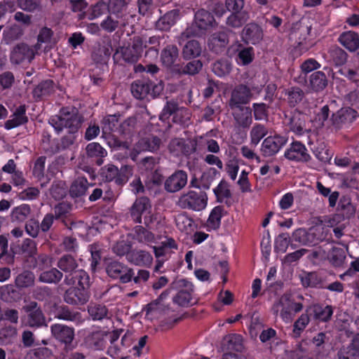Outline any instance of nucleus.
Masks as SVG:
<instances>
[{"label": "nucleus", "mask_w": 359, "mask_h": 359, "mask_svg": "<svg viewBox=\"0 0 359 359\" xmlns=\"http://www.w3.org/2000/svg\"><path fill=\"white\" fill-rule=\"evenodd\" d=\"M114 319H111L113 323L114 330L109 334L110 345L107 350V353L111 357L115 358L122 351L123 348H128L133 341V333L127 330L119 341L120 335L125 331L121 325V319L118 316H111Z\"/></svg>", "instance_id": "1"}, {"label": "nucleus", "mask_w": 359, "mask_h": 359, "mask_svg": "<svg viewBox=\"0 0 359 359\" xmlns=\"http://www.w3.org/2000/svg\"><path fill=\"white\" fill-rule=\"evenodd\" d=\"M215 25L216 22L213 15L210 12L201 9L196 13L194 23L180 36L179 43L191 36H202Z\"/></svg>", "instance_id": "2"}, {"label": "nucleus", "mask_w": 359, "mask_h": 359, "mask_svg": "<svg viewBox=\"0 0 359 359\" xmlns=\"http://www.w3.org/2000/svg\"><path fill=\"white\" fill-rule=\"evenodd\" d=\"M82 122L81 116L76 109L65 108L60 111V115L52 117L49 123L60 132L64 128L69 129L70 133H74L80 127Z\"/></svg>", "instance_id": "3"}, {"label": "nucleus", "mask_w": 359, "mask_h": 359, "mask_svg": "<svg viewBox=\"0 0 359 359\" xmlns=\"http://www.w3.org/2000/svg\"><path fill=\"white\" fill-rule=\"evenodd\" d=\"M83 273H75L74 276H66L65 282L67 285H74L78 281L79 287H72L68 289L65 295V300L70 304H82L88 299V292L86 290L85 283L82 282Z\"/></svg>", "instance_id": "4"}, {"label": "nucleus", "mask_w": 359, "mask_h": 359, "mask_svg": "<svg viewBox=\"0 0 359 359\" xmlns=\"http://www.w3.org/2000/svg\"><path fill=\"white\" fill-rule=\"evenodd\" d=\"M208 197L205 192L189 191L180 196L177 205L184 209L201 211L205 208Z\"/></svg>", "instance_id": "5"}, {"label": "nucleus", "mask_w": 359, "mask_h": 359, "mask_svg": "<svg viewBox=\"0 0 359 359\" xmlns=\"http://www.w3.org/2000/svg\"><path fill=\"white\" fill-rule=\"evenodd\" d=\"M151 205L149 198L141 197L137 198L130 209L131 217L136 223H142V216L144 217V224H149L151 222Z\"/></svg>", "instance_id": "6"}, {"label": "nucleus", "mask_w": 359, "mask_h": 359, "mask_svg": "<svg viewBox=\"0 0 359 359\" xmlns=\"http://www.w3.org/2000/svg\"><path fill=\"white\" fill-rule=\"evenodd\" d=\"M173 284L179 290L177 294L173 297V302L180 306L191 305L194 292L192 283L186 279H180Z\"/></svg>", "instance_id": "7"}, {"label": "nucleus", "mask_w": 359, "mask_h": 359, "mask_svg": "<svg viewBox=\"0 0 359 359\" xmlns=\"http://www.w3.org/2000/svg\"><path fill=\"white\" fill-rule=\"evenodd\" d=\"M145 46L140 37L134 38L132 45L121 47L116 54L120 55L123 60L128 63L136 62L142 55Z\"/></svg>", "instance_id": "8"}, {"label": "nucleus", "mask_w": 359, "mask_h": 359, "mask_svg": "<svg viewBox=\"0 0 359 359\" xmlns=\"http://www.w3.org/2000/svg\"><path fill=\"white\" fill-rule=\"evenodd\" d=\"M151 88L153 90L152 93H151V95L153 97L156 96V93L159 94L163 90L161 84L154 86L151 83L137 81L131 85V93L135 98L142 100L150 94Z\"/></svg>", "instance_id": "9"}, {"label": "nucleus", "mask_w": 359, "mask_h": 359, "mask_svg": "<svg viewBox=\"0 0 359 359\" xmlns=\"http://www.w3.org/2000/svg\"><path fill=\"white\" fill-rule=\"evenodd\" d=\"M37 52L34 47H30L25 43H20L13 48L11 60L15 64H20L25 61L30 62Z\"/></svg>", "instance_id": "10"}, {"label": "nucleus", "mask_w": 359, "mask_h": 359, "mask_svg": "<svg viewBox=\"0 0 359 359\" xmlns=\"http://www.w3.org/2000/svg\"><path fill=\"white\" fill-rule=\"evenodd\" d=\"M187 183V175L183 170H177L169 176L164 182L165 189L175 193L183 189Z\"/></svg>", "instance_id": "11"}, {"label": "nucleus", "mask_w": 359, "mask_h": 359, "mask_svg": "<svg viewBox=\"0 0 359 359\" xmlns=\"http://www.w3.org/2000/svg\"><path fill=\"white\" fill-rule=\"evenodd\" d=\"M107 273L113 278H119L122 283L130 281L133 275L131 269L117 262H113L108 264Z\"/></svg>", "instance_id": "12"}, {"label": "nucleus", "mask_w": 359, "mask_h": 359, "mask_svg": "<svg viewBox=\"0 0 359 359\" xmlns=\"http://www.w3.org/2000/svg\"><path fill=\"white\" fill-rule=\"evenodd\" d=\"M286 143L285 137L281 136H269L262 144L261 151L264 156H271L277 154Z\"/></svg>", "instance_id": "13"}, {"label": "nucleus", "mask_w": 359, "mask_h": 359, "mask_svg": "<svg viewBox=\"0 0 359 359\" xmlns=\"http://www.w3.org/2000/svg\"><path fill=\"white\" fill-rule=\"evenodd\" d=\"M50 330L55 339L64 343L67 348H69L74 339V330L62 324H54L51 325Z\"/></svg>", "instance_id": "14"}, {"label": "nucleus", "mask_w": 359, "mask_h": 359, "mask_svg": "<svg viewBox=\"0 0 359 359\" xmlns=\"http://www.w3.org/2000/svg\"><path fill=\"white\" fill-rule=\"evenodd\" d=\"M252 96L248 87L244 85L237 86L231 93L229 105L231 107H238L248 103Z\"/></svg>", "instance_id": "15"}, {"label": "nucleus", "mask_w": 359, "mask_h": 359, "mask_svg": "<svg viewBox=\"0 0 359 359\" xmlns=\"http://www.w3.org/2000/svg\"><path fill=\"white\" fill-rule=\"evenodd\" d=\"M285 156L289 160L297 161H306L310 158L304 145L298 142H293L290 145L285 151Z\"/></svg>", "instance_id": "16"}, {"label": "nucleus", "mask_w": 359, "mask_h": 359, "mask_svg": "<svg viewBox=\"0 0 359 359\" xmlns=\"http://www.w3.org/2000/svg\"><path fill=\"white\" fill-rule=\"evenodd\" d=\"M130 263L144 267H150L153 263L152 255L144 250H133L126 255Z\"/></svg>", "instance_id": "17"}, {"label": "nucleus", "mask_w": 359, "mask_h": 359, "mask_svg": "<svg viewBox=\"0 0 359 359\" xmlns=\"http://www.w3.org/2000/svg\"><path fill=\"white\" fill-rule=\"evenodd\" d=\"M242 38L248 43L256 44L263 38L262 29L256 24H248L243 30Z\"/></svg>", "instance_id": "18"}, {"label": "nucleus", "mask_w": 359, "mask_h": 359, "mask_svg": "<svg viewBox=\"0 0 359 359\" xmlns=\"http://www.w3.org/2000/svg\"><path fill=\"white\" fill-rule=\"evenodd\" d=\"M223 351L241 352L243 348L241 335L232 334L225 336L221 343Z\"/></svg>", "instance_id": "19"}, {"label": "nucleus", "mask_w": 359, "mask_h": 359, "mask_svg": "<svg viewBox=\"0 0 359 359\" xmlns=\"http://www.w3.org/2000/svg\"><path fill=\"white\" fill-rule=\"evenodd\" d=\"M161 144V140L156 137H151L148 139L141 140L136 145V148L134 149L135 153H132L130 157L133 161H135L137 154L141 151L149 150L156 151L157 150Z\"/></svg>", "instance_id": "20"}, {"label": "nucleus", "mask_w": 359, "mask_h": 359, "mask_svg": "<svg viewBox=\"0 0 359 359\" xmlns=\"http://www.w3.org/2000/svg\"><path fill=\"white\" fill-rule=\"evenodd\" d=\"M180 18L178 10H172L166 13L156 22L157 29L162 31H168L172 27Z\"/></svg>", "instance_id": "21"}, {"label": "nucleus", "mask_w": 359, "mask_h": 359, "mask_svg": "<svg viewBox=\"0 0 359 359\" xmlns=\"http://www.w3.org/2000/svg\"><path fill=\"white\" fill-rule=\"evenodd\" d=\"M233 109V116L236 122L243 127L249 126L252 121V110L250 107L240 106L231 107Z\"/></svg>", "instance_id": "22"}, {"label": "nucleus", "mask_w": 359, "mask_h": 359, "mask_svg": "<svg viewBox=\"0 0 359 359\" xmlns=\"http://www.w3.org/2000/svg\"><path fill=\"white\" fill-rule=\"evenodd\" d=\"M277 307H281V309H277L276 312H280L281 314H289L292 312L298 313L302 311V305L300 303L293 302L289 295H283L279 302Z\"/></svg>", "instance_id": "23"}, {"label": "nucleus", "mask_w": 359, "mask_h": 359, "mask_svg": "<svg viewBox=\"0 0 359 359\" xmlns=\"http://www.w3.org/2000/svg\"><path fill=\"white\" fill-rule=\"evenodd\" d=\"M341 44L348 50L353 52L359 48V35L352 31L342 33L339 38Z\"/></svg>", "instance_id": "24"}, {"label": "nucleus", "mask_w": 359, "mask_h": 359, "mask_svg": "<svg viewBox=\"0 0 359 359\" xmlns=\"http://www.w3.org/2000/svg\"><path fill=\"white\" fill-rule=\"evenodd\" d=\"M26 108L25 105L18 107L11 118L5 123V128L8 130L18 127L27 121L25 115Z\"/></svg>", "instance_id": "25"}, {"label": "nucleus", "mask_w": 359, "mask_h": 359, "mask_svg": "<svg viewBox=\"0 0 359 359\" xmlns=\"http://www.w3.org/2000/svg\"><path fill=\"white\" fill-rule=\"evenodd\" d=\"M179 57L178 48L173 45L166 46L161 52V60L166 67H172Z\"/></svg>", "instance_id": "26"}, {"label": "nucleus", "mask_w": 359, "mask_h": 359, "mask_svg": "<svg viewBox=\"0 0 359 359\" xmlns=\"http://www.w3.org/2000/svg\"><path fill=\"white\" fill-rule=\"evenodd\" d=\"M176 316H145V318L152 322L159 323V327L161 329H168L171 327L174 323L181 320L184 316L175 318Z\"/></svg>", "instance_id": "27"}, {"label": "nucleus", "mask_w": 359, "mask_h": 359, "mask_svg": "<svg viewBox=\"0 0 359 359\" xmlns=\"http://www.w3.org/2000/svg\"><path fill=\"white\" fill-rule=\"evenodd\" d=\"M355 111L349 107L341 108L335 114H333L330 121L333 125L338 126L340 123L351 121L354 118Z\"/></svg>", "instance_id": "28"}, {"label": "nucleus", "mask_w": 359, "mask_h": 359, "mask_svg": "<svg viewBox=\"0 0 359 359\" xmlns=\"http://www.w3.org/2000/svg\"><path fill=\"white\" fill-rule=\"evenodd\" d=\"M227 34L224 31L213 34L208 39V46L215 51H218L221 48L225 47L228 43Z\"/></svg>", "instance_id": "29"}, {"label": "nucleus", "mask_w": 359, "mask_h": 359, "mask_svg": "<svg viewBox=\"0 0 359 359\" xmlns=\"http://www.w3.org/2000/svg\"><path fill=\"white\" fill-rule=\"evenodd\" d=\"M86 154L88 157L97 158V163L101 165L103 161L101 159L107 154V151L97 142L89 143L86 148Z\"/></svg>", "instance_id": "30"}, {"label": "nucleus", "mask_w": 359, "mask_h": 359, "mask_svg": "<svg viewBox=\"0 0 359 359\" xmlns=\"http://www.w3.org/2000/svg\"><path fill=\"white\" fill-rule=\"evenodd\" d=\"M53 37V30L47 27H41L37 35V42L34 45V48L36 51L39 50L41 48L42 44L48 46L51 43Z\"/></svg>", "instance_id": "31"}, {"label": "nucleus", "mask_w": 359, "mask_h": 359, "mask_svg": "<svg viewBox=\"0 0 359 359\" xmlns=\"http://www.w3.org/2000/svg\"><path fill=\"white\" fill-rule=\"evenodd\" d=\"M202 52V48L196 40L189 41L183 47L182 55L185 59L198 57Z\"/></svg>", "instance_id": "32"}, {"label": "nucleus", "mask_w": 359, "mask_h": 359, "mask_svg": "<svg viewBox=\"0 0 359 359\" xmlns=\"http://www.w3.org/2000/svg\"><path fill=\"white\" fill-rule=\"evenodd\" d=\"M222 212L223 208L221 206H216L212 210L206 222L208 230H216L219 227Z\"/></svg>", "instance_id": "33"}, {"label": "nucleus", "mask_w": 359, "mask_h": 359, "mask_svg": "<svg viewBox=\"0 0 359 359\" xmlns=\"http://www.w3.org/2000/svg\"><path fill=\"white\" fill-rule=\"evenodd\" d=\"M89 184L85 177H78L72 184L69 189L71 196L79 197L84 195L88 188Z\"/></svg>", "instance_id": "34"}, {"label": "nucleus", "mask_w": 359, "mask_h": 359, "mask_svg": "<svg viewBox=\"0 0 359 359\" xmlns=\"http://www.w3.org/2000/svg\"><path fill=\"white\" fill-rule=\"evenodd\" d=\"M249 15L246 11L232 13L226 19V25L232 28L242 27L248 20Z\"/></svg>", "instance_id": "35"}, {"label": "nucleus", "mask_w": 359, "mask_h": 359, "mask_svg": "<svg viewBox=\"0 0 359 359\" xmlns=\"http://www.w3.org/2000/svg\"><path fill=\"white\" fill-rule=\"evenodd\" d=\"M327 83L326 76L322 72H314L310 76L309 86L314 91L323 90Z\"/></svg>", "instance_id": "36"}, {"label": "nucleus", "mask_w": 359, "mask_h": 359, "mask_svg": "<svg viewBox=\"0 0 359 359\" xmlns=\"http://www.w3.org/2000/svg\"><path fill=\"white\" fill-rule=\"evenodd\" d=\"M133 238L137 239L139 242L145 243L147 245L156 243L155 237L154 234L144 229L142 226H137L135 228L133 231Z\"/></svg>", "instance_id": "37"}, {"label": "nucleus", "mask_w": 359, "mask_h": 359, "mask_svg": "<svg viewBox=\"0 0 359 359\" xmlns=\"http://www.w3.org/2000/svg\"><path fill=\"white\" fill-rule=\"evenodd\" d=\"M30 212V207L28 205H21L13 209L11 219L13 222H22L29 217Z\"/></svg>", "instance_id": "38"}, {"label": "nucleus", "mask_w": 359, "mask_h": 359, "mask_svg": "<svg viewBox=\"0 0 359 359\" xmlns=\"http://www.w3.org/2000/svg\"><path fill=\"white\" fill-rule=\"evenodd\" d=\"M268 134L267 128L262 124L255 125L250 133V143L257 146L260 140Z\"/></svg>", "instance_id": "39"}, {"label": "nucleus", "mask_w": 359, "mask_h": 359, "mask_svg": "<svg viewBox=\"0 0 359 359\" xmlns=\"http://www.w3.org/2000/svg\"><path fill=\"white\" fill-rule=\"evenodd\" d=\"M62 278V273L57 269L43 271L39 276V280L46 283H56Z\"/></svg>", "instance_id": "40"}, {"label": "nucleus", "mask_w": 359, "mask_h": 359, "mask_svg": "<svg viewBox=\"0 0 359 359\" xmlns=\"http://www.w3.org/2000/svg\"><path fill=\"white\" fill-rule=\"evenodd\" d=\"M22 34L23 30L20 26L18 25H13L4 29L3 39L8 43L12 41L18 39L22 35Z\"/></svg>", "instance_id": "41"}, {"label": "nucleus", "mask_w": 359, "mask_h": 359, "mask_svg": "<svg viewBox=\"0 0 359 359\" xmlns=\"http://www.w3.org/2000/svg\"><path fill=\"white\" fill-rule=\"evenodd\" d=\"M118 119L115 115L105 116L102 121V130L104 135H109L118 128Z\"/></svg>", "instance_id": "42"}, {"label": "nucleus", "mask_w": 359, "mask_h": 359, "mask_svg": "<svg viewBox=\"0 0 359 359\" xmlns=\"http://www.w3.org/2000/svg\"><path fill=\"white\" fill-rule=\"evenodd\" d=\"M171 289H167L163 292L161 293L160 297L155 300L154 302L147 305L145 311L148 314L149 313H158L163 311L164 310L162 309L163 305L161 304V302L166 298L170 293Z\"/></svg>", "instance_id": "43"}, {"label": "nucleus", "mask_w": 359, "mask_h": 359, "mask_svg": "<svg viewBox=\"0 0 359 359\" xmlns=\"http://www.w3.org/2000/svg\"><path fill=\"white\" fill-rule=\"evenodd\" d=\"M34 275L30 271H24L15 278V285L18 287H28L34 285Z\"/></svg>", "instance_id": "44"}, {"label": "nucleus", "mask_w": 359, "mask_h": 359, "mask_svg": "<svg viewBox=\"0 0 359 359\" xmlns=\"http://www.w3.org/2000/svg\"><path fill=\"white\" fill-rule=\"evenodd\" d=\"M175 223L180 231L188 232L191 229L193 220L187 214L182 213L176 216Z\"/></svg>", "instance_id": "45"}, {"label": "nucleus", "mask_w": 359, "mask_h": 359, "mask_svg": "<svg viewBox=\"0 0 359 359\" xmlns=\"http://www.w3.org/2000/svg\"><path fill=\"white\" fill-rule=\"evenodd\" d=\"M290 129L298 135H302L304 133L311 132V129H307L305 120L301 117H293L290 122Z\"/></svg>", "instance_id": "46"}, {"label": "nucleus", "mask_w": 359, "mask_h": 359, "mask_svg": "<svg viewBox=\"0 0 359 359\" xmlns=\"http://www.w3.org/2000/svg\"><path fill=\"white\" fill-rule=\"evenodd\" d=\"M345 259L346 253L342 248H332L329 256V259L332 265L339 266L344 263Z\"/></svg>", "instance_id": "47"}, {"label": "nucleus", "mask_w": 359, "mask_h": 359, "mask_svg": "<svg viewBox=\"0 0 359 359\" xmlns=\"http://www.w3.org/2000/svg\"><path fill=\"white\" fill-rule=\"evenodd\" d=\"M57 266L65 272H72L76 268L77 265L72 257L65 255L60 259Z\"/></svg>", "instance_id": "48"}, {"label": "nucleus", "mask_w": 359, "mask_h": 359, "mask_svg": "<svg viewBox=\"0 0 359 359\" xmlns=\"http://www.w3.org/2000/svg\"><path fill=\"white\" fill-rule=\"evenodd\" d=\"M22 321L31 327H40L47 326L44 316H24Z\"/></svg>", "instance_id": "49"}, {"label": "nucleus", "mask_w": 359, "mask_h": 359, "mask_svg": "<svg viewBox=\"0 0 359 359\" xmlns=\"http://www.w3.org/2000/svg\"><path fill=\"white\" fill-rule=\"evenodd\" d=\"M339 208L343 211V215L346 217L353 216L355 212V208L351 203L349 198L343 196L339 203Z\"/></svg>", "instance_id": "50"}, {"label": "nucleus", "mask_w": 359, "mask_h": 359, "mask_svg": "<svg viewBox=\"0 0 359 359\" xmlns=\"http://www.w3.org/2000/svg\"><path fill=\"white\" fill-rule=\"evenodd\" d=\"M51 354L48 348L39 347L30 350L26 355L25 359H46Z\"/></svg>", "instance_id": "51"}, {"label": "nucleus", "mask_w": 359, "mask_h": 359, "mask_svg": "<svg viewBox=\"0 0 359 359\" xmlns=\"http://www.w3.org/2000/svg\"><path fill=\"white\" fill-rule=\"evenodd\" d=\"M213 72L218 76H224L231 71V64L227 60H219L212 65Z\"/></svg>", "instance_id": "52"}, {"label": "nucleus", "mask_w": 359, "mask_h": 359, "mask_svg": "<svg viewBox=\"0 0 359 359\" xmlns=\"http://www.w3.org/2000/svg\"><path fill=\"white\" fill-rule=\"evenodd\" d=\"M254 57V50L251 47L241 50L238 54L237 62L240 65H246L250 64Z\"/></svg>", "instance_id": "53"}, {"label": "nucleus", "mask_w": 359, "mask_h": 359, "mask_svg": "<svg viewBox=\"0 0 359 359\" xmlns=\"http://www.w3.org/2000/svg\"><path fill=\"white\" fill-rule=\"evenodd\" d=\"M126 6V4L123 0H109L107 7L111 15H116V18H119V14L123 11Z\"/></svg>", "instance_id": "54"}, {"label": "nucleus", "mask_w": 359, "mask_h": 359, "mask_svg": "<svg viewBox=\"0 0 359 359\" xmlns=\"http://www.w3.org/2000/svg\"><path fill=\"white\" fill-rule=\"evenodd\" d=\"M329 114L330 109L328 106H323L320 109V111L317 114L316 117L313 121L314 126L316 129L320 128L324 126L325 122L327 121Z\"/></svg>", "instance_id": "55"}, {"label": "nucleus", "mask_w": 359, "mask_h": 359, "mask_svg": "<svg viewBox=\"0 0 359 359\" xmlns=\"http://www.w3.org/2000/svg\"><path fill=\"white\" fill-rule=\"evenodd\" d=\"M337 355L339 359H359V352L355 351L349 345L341 348Z\"/></svg>", "instance_id": "56"}, {"label": "nucleus", "mask_w": 359, "mask_h": 359, "mask_svg": "<svg viewBox=\"0 0 359 359\" xmlns=\"http://www.w3.org/2000/svg\"><path fill=\"white\" fill-rule=\"evenodd\" d=\"M118 174V168L111 164H108L102 169V176L107 181L114 180L116 183Z\"/></svg>", "instance_id": "57"}, {"label": "nucleus", "mask_w": 359, "mask_h": 359, "mask_svg": "<svg viewBox=\"0 0 359 359\" xmlns=\"http://www.w3.org/2000/svg\"><path fill=\"white\" fill-rule=\"evenodd\" d=\"M184 141L183 139H173L169 144V150L175 156H179L184 154Z\"/></svg>", "instance_id": "58"}, {"label": "nucleus", "mask_w": 359, "mask_h": 359, "mask_svg": "<svg viewBox=\"0 0 359 359\" xmlns=\"http://www.w3.org/2000/svg\"><path fill=\"white\" fill-rule=\"evenodd\" d=\"M202 66L200 60H193L188 62L180 72L185 74H195L201 69Z\"/></svg>", "instance_id": "59"}, {"label": "nucleus", "mask_w": 359, "mask_h": 359, "mask_svg": "<svg viewBox=\"0 0 359 359\" xmlns=\"http://www.w3.org/2000/svg\"><path fill=\"white\" fill-rule=\"evenodd\" d=\"M190 119V113L188 109L181 108L176 111L173 121L182 125H187Z\"/></svg>", "instance_id": "60"}, {"label": "nucleus", "mask_w": 359, "mask_h": 359, "mask_svg": "<svg viewBox=\"0 0 359 359\" xmlns=\"http://www.w3.org/2000/svg\"><path fill=\"white\" fill-rule=\"evenodd\" d=\"M133 175L132 168L128 165H124L118 170V174L116 177V184H123L127 182L129 177Z\"/></svg>", "instance_id": "61"}, {"label": "nucleus", "mask_w": 359, "mask_h": 359, "mask_svg": "<svg viewBox=\"0 0 359 359\" xmlns=\"http://www.w3.org/2000/svg\"><path fill=\"white\" fill-rule=\"evenodd\" d=\"M107 4L104 2H99L91 8L90 13V19H95L100 17L103 14L108 12Z\"/></svg>", "instance_id": "62"}, {"label": "nucleus", "mask_w": 359, "mask_h": 359, "mask_svg": "<svg viewBox=\"0 0 359 359\" xmlns=\"http://www.w3.org/2000/svg\"><path fill=\"white\" fill-rule=\"evenodd\" d=\"M287 100L290 105L294 106L303 98V92L298 88H292L287 93Z\"/></svg>", "instance_id": "63"}, {"label": "nucleus", "mask_w": 359, "mask_h": 359, "mask_svg": "<svg viewBox=\"0 0 359 359\" xmlns=\"http://www.w3.org/2000/svg\"><path fill=\"white\" fill-rule=\"evenodd\" d=\"M118 25L119 21L111 14L101 22L100 26L106 32H112L118 27Z\"/></svg>", "instance_id": "64"}]
</instances>
